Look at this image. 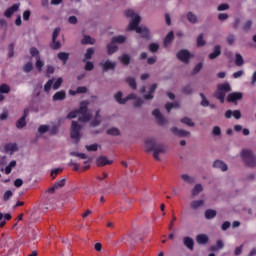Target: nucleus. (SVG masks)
Returning a JSON list of instances; mask_svg holds the SVG:
<instances>
[{
    "label": "nucleus",
    "instance_id": "1",
    "mask_svg": "<svg viewBox=\"0 0 256 256\" xmlns=\"http://www.w3.org/2000/svg\"><path fill=\"white\" fill-rule=\"evenodd\" d=\"M125 15L126 17H131V21L127 28L128 31H136L140 37H143L144 39L149 38V29L145 26L139 27V23H141V16H139V14H135L133 10H126Z\"/></svg>",
    "mask_w": 256,
    "mask_h": 256
},
{
    "label": "nucleus",
    "instance_id": "2",
    "mask_svg": "<svg viewBox=\"0 0 256 256\" xmlns=\"http://www.w3.org/2000/svg\"><path fill=\"white\" fill-rule=\"evenodd\" d=\"M87 107H89V101H82L80 103L79 109L71 111L66 116V119H75L80 115L79 121H81L82 123H88V121H91V114Z\"/></svg>",
    "mask_w": 256,
    "mask_h": 256
},
{
    "label": "nucleus",
    "instance_id": "3",
    "mask_svg": "<svg viewBox=\"0 0 256 256\" xmlns=\"http://www.w3.org/2000/svg\"><path fill=\"white\" fill-rule=\"evenodd\" d=\"M240 159L245 167L249 169L256 168V154L251 149H242L240 152Z\"/></svg>",
    "mask_w": 256,
    "mask_h": 256
},
{
    "label": "nucleus",
    "instance_id": "4",
    "mask_svg": "<svg viewBox=\"0 0 256 256\" xmlns=\"http://www.w3.org/2000/svg\"><path fill=\"white\" fill-rule=\"evenodd\" d=\"M231 91V85L229 82L218 85V89L215 93V97L220 100V103H225V95Z\"/></svg>",
    "mask_w": 256,
    "mask_h": 256
},
{
    "label": "nucleus",
    "instance_id": "5",
    "mask_svg": "<svg viewBox=\"0 0 256 256\" xmlns=\"http://www.w3.org/2000/svg\"><path fill=\"white\" fill-rule=\"evenodd\" d=\"M81 129L82 126L79 125V122L72 121L71 129H70V137L77 143L78 141H81Z\"/></svg>",
    "mask_w": 256,
    "mask_h": 256
},
{
    "label": "nucleus",
    "instance_id": "6",
    "mask_svg": "<svg viewBox=\"0 0 256 256\" xmlns=\"http://www.w3.org/2000/svg\"><path fill=\"white\" fill-rule=\"evenodd\" d=\"M114 99L119 103L120 105H125L128 101H131L133 99H137V95L134 93L128 95L126 98H123V92L119 91L114 95Z\"/></svg>",
    "mask_w": 256,
    "mask_h": 256
},
{
    "label": "nucleus",
    "instance_id": "7",
    "mask_svg": "<svg viewBox=\"0 0 256 256\" xmlns=\"http://www.w3.org/2000/svg\"><path fill=\"white\" fill-rule=\"evenodd\" d=\"M176 57L179 59V61H182V63H189V59H191V52L183 49L177 53Z\"/></svg>",
    "mask_w": 256,
    "mask_h": 256
},
{
    "label": "nucleus",
    "instance_id": "8",
    "mask_svg": "<svg viewBox=\"0 0 256 256\" xmlns=\"http://www.w3.org/2000/svg\"><path fill=\"white\" fill-rule=\"evenodd\" d=\"M152 115L153 117H155L157 123L160 124L161 127H163V125H167V119L163 117V114H161V111H159V109H155L154 111H152Z\"/></svg>",
    "mask_w": 256,
    "mask_h": 256
},
{
    "label": "nucleus",
    "instance_id": "9",
    "mask_svg": "<svg viewBox=\"0 0 256 256\" xmlns=\"http://www.w3.org/2000/svg\"><path fill=\"white\" fill-rule=\"evenodd\" d=\"M165 151H166L165 146L161 144H156V147L153 149L154 159H156V161H161V157L159 155H163Z\"/></svg>",
    "mask_w": 256,
    "mask_h": 256
},
{
    "label": "nucleus",
    "instance_id": "10",
    "mask_svg": "<svg viewBox=\"0 0 256 256\" xmlns=\"http://www.w3.org/2000/svg\"><path fill=\"white\" fill-rule=\"evenodd\" d=\"M20 4H14L13 6L9 7L4 11V17H7V19H11L17 11H19Z\"/></svg>",
    "mask_w": 256,
    "mask_h": 256
},
{
    "label": "nucleus",
    "instance_id": "11",
    "mask_svg": "<svg viewBox=\"0 0 256 256\" xmlns=\"http://www.w3.org/2000/svg\"><path fill=\"white\" fill-rule=\"evenodd\" d=\"M170 131H172V133L177 137H189L191 135V132L187 130L179 129L177 127H172Z\"/></svg>",
    "mask_w": 256,
    "mask_h": 256
},
{
    "label": "nucleus",
    "instance_id": "12",
    "mask_svg": "<svg viewBox=\"0 0 256 256\" xmlns=\"http://www.w3.org/2000/svg\"><path fill=\"white\" fill-rule=\"evenodd\" d=\"M243 99V94L241 92L230 93L227 97L228 103H235V101H241Z\"/></svg>",
    "mask_w": 256,
    "mask_h": 256
},
{
    "label": "nucleus",
    "instance_id": "13",
    "mask_svg": "<svg viewBox=\"0 0 256 256\" xmlns=\"http://www.w3.org/2000/svg\"><path fill=\"white\" fill-rule=\"evenodd\" d=\"M100 65L104 71H109L111 69H115V67L117 66V64L115 62H112L111 60H103L100 63Z\"/></svg>",
    "mask_w": 256,
    "mask_h": 256
},
{
    "label": "nucleus",
    "instance_id": "14",
    "mask_svg": "<svg viewBox=\"0 0 256 256\" xmlns=\"http://www.w3.org/2000/svg\"><path fill=\"white\" fill-rule=\"evenodd\" d=\"M224 116L226 117V119H231L232 117H234V119H240L241 118V111L239 110H227L224 114Z\"/></svg>",
    "mask_w": 256,
    "mask_h": 256
},
{
    "label": "nucleus",
    "instance_id": "15",
    "mask_svg": "<svg viewBox=\"0 0 256 256\" xmlns=\"http://www.w3.org/2000/svg\"><path fill=\"white\" fill-rule=\"evenodd\" d=\"M111 163H113V161L109 160L107 157L105 156H100L97 158L96 160V165L98 167H105V165H111Z\"/></svg>",
    "mask_w": 256,
    "mask_h": 256
},
{
    "label": "nucleus",
    "instance_id": "16",
    "mask_svg": "<svg viewBox=\"0 0 256 256\" xmlns=\"http://www.w3.org/2000/svg\"><path fill=\"white\" fill-rule=\"evenodd\" d=\"M156 146H157V142H155V139H153V138L146 139V141H145L146 151H153Z\"/></svg>",
    "mask_w": 256,
    "mask_h": 256
},
{
    "label": "nucleus",
    "instance_id": "17",
    "mask_svg": "<svg viewBox=\"0 0 256 256\" xmlns=\"http://www.w3.org/2000/svg\"><path fill=\"white\" fill-rule=\"evenodd\" d=\"M4 151H5V153H10V155H13L15 153V151H17V143L5 144Z\"/></svg>",
    "mask_w": 256,
    "mask_h": 256
},
{
    "label": "nucleus",
    "instance_id": "18",
    "mask_svg": "<svg viewBox=\"0 0 256 256\" xmlns=\"http://www.w3.org/2000/svg\"><path fill=\"white\" fill-rule=\"evenodd\" d=\"M65 182H66L65 178L55 182L53 187L49 189V193H55L56 189H61L62 187H65Z\"/></svg>",
    "mask_w": 256,
    "mask_h": 256
},
{
    "label": "nucleus",
    "instance_id": "19",
    "mask_svg": "<svg viewBox=\"0 0 256 256\" xmlns=\"http://www.w3.org/2000/svg\"><path fill=\"white\" fill-rule=\"evenodd\" d=\"M196 242L198 245H207V243H209V236L206 234H199L196 236Z\"/></svg>",
    "mask_w": 256,
    "mask_h": 256
},
{
    "label": "nucleus",
    "instance_id": "20",
    "mask_svg": "<svg viewBox=\"0 0 256 256\" xmlns=\"http://www.w3.org/2000/svg\"><path fill=\"white\" fill-rule=\"evenodd\" d=\"M205 205V200L201 199V200H193L190 203V207L191 209L197 210V209H201V207H203Z\"/></svg>",
    "mask_w": 256,
    "mask_h": 256
},
{
    "label": "nucleus",
    "instance_id": "21",
    "mask_svg": "<svg viewBox=\"0 0 256 256\" xmlns=\"http://www.w3.org/2000/svg\"><path fill=\"white\" fill-rule=\"evenodd\" d=\"M199 193H203V185L198 183L196 184L192 190H191V196L192 197H197V195H199Z\"/></svg>",
    "mask_w": 256,
    "mask_h": 256
},
{
    "label": "nucleus",
    "instance_id": "22",
    "mask_svg": "<svg viewBox=\"0 0 256 256\" xmlns=\"http://www.w3.org/2000/svg\"><path fill=\"white\" fill-rule=\"evenodd\" d=\"M119 47H117V44L111 40V43L107 45V53L108 55H113V53H117V50Z\"/></svg>",
    "mask_w": 256,
    "mask_h": 256
},
{
    "label": "nucleus",
    "instance_id": "23",
    "mask_svg": "<svg viewBox=\"0 0 256 256\" xmlns=\"http://www.w3.org/2000/svg\"><path fill=\"white\" fill-rule=\"evenodd\" d=\"M183 243L187 249H190V251H193V246L195 245V241H193V238L191 237H185L183 239Z\"/></svg>",
    "mask_w": 256,
    "mask_h": 256
},
{
    "label": "nucleus",
    "instance_id": "24",
    "mask_svg": "<svg viewBox=\"0 0 256 256\" xmlns=\"http://www.w3.org/2000/svg\"><path fill=\"white\" fill-rule=\"evenodd\" d=\"M82 45H95V38H92L89 35H84L83 39L81 40Z\"/></svg>",
    "mask_w": 256,
    "mask_h": 256
},
{
    "label": "nucleus",
    "instance_id": "25",
    "mask_svg": "<svg viewBox=\"0 0 256 256\" xmlns=\"http://www.w3.org/2000/svg\"><path fill=\"white\" fill-rule=\"evenodd\" d=\"M213 167H215V169H220L221 171H227V164L221 160H216L213 163Z\"/></svg>",
    "mask_w": 256,
    "mask_h": 256
},
{
    "label": "nucleus",
    "instance_id": "26",
    "mask_svg": "<svg viewBox=\"0 0 256 256\" xmlns=\"http://www.w3.org/2000/svg\"><path fill=\"white\" fill-rule=\"evenodd\" d=\"M221 55V46L216 45L212 53L209 54V59H217Z\"/></svg>",
    "mask_w": 256,
    "mask_h": 256
},
{
    "label": "nucleus",
    "instance_id": "27",
    "mask_svg": "<svg viewBox=\"0 0 256 256\" xmlns=\"http://www.w3.org/2000/svg\"><path fill=\"white\" fill-rule=\"evenodd\" d=\"M65 97H67V94L65 93V91L61 90L53 95V101H63Z\"/></svg>",
    "mask_w": 256,
    "mask_h": 256
},
{
    "label": "nucleus",
    "instance_id": "28",
    "mask_svg": "<svg viewBox=\"0 0 256 256\" xmlns=\"http://www.w3.org/2000/svg\"><path fill=\"white\" fill-rule=\"evenodd\" d=\"M106 133L112 137H119V135H121V130H119L117 127H111L106 131Z\"/></svg>",
    "mask_w": 256,
    "mask_h": 256
},
{
    "label": "nucleus",
    "instance_id": "29",
    "mask_svg": "<svg viewBox=\"0 0 256 256\" xmlns=\"http://www.w3.org/2000/svg\"><path fill=\"white\" fill-rule=\"evenodd\" d=\"M181 179L184 181V183H188V185H193V183H195V177L188 174H182Z\"/></svg>",
    "mask_w": 256,
    "mask_h": 256
},
{
    "label": "nucleus",
    "instance_id": "30",
    "mask_svg": "<svg viewBox=\"0 0 256 256\" xmlns=\"http://www.w3.org/2000/svg\"><path fill=\"white\" fill-rule=\"evenodd\" d=\"M156 89H157V84H153L150 87V90L148 91V93L144 95V99H146V100L153 99V93H155Z\"/></svg>",
    "mask_w": 256,
    "mask_h": 256
},
{
    "label": "nucleus",
    "instance_id": "31",
    "mask_svg": "<svg viewBox=\"0 0 256 256\" xmlns=\"http://www.w3.org/2000/svg\"><path fill=\"white\" fill-rule=\"evenodd\" d=\"M235 64L237 67H243L245 65V60L243 59V56L239 53H236L235 55Z\"/></svg>",
    "mask_w": 256,
    "mask_h": 256
},
{
    "label": "nucleus",
    "instance_id": "32",
    "mask_svg": "<svg viewBox=\"0 0 256 256\" xmlns=\"http://www.w3.org/2000/svg\"><path fill=\"white\" fill-rule=\"evenodd\" d=\"M15 167H17V161L12 160L5 168V173L6 175L11 174V171H13V169H15Z\"/></svg>",
    "mask_w": 256,
    "mask_h": 256
},
{
    "label": "nucleus",
    "instance_id": "33",
    "mask_svg": "<svg viewBox=\"0 0 256 256\" xmlns=\"http://www.w3.org/2000/svg\"><path fill=\"white\" fill-rule=\"evenodd\" d=\"M173 37H174L173 31L169 32L167 36L164 38L163 47H168L169 43L173 41Z\"/></svg>",
    "mask_w": 256,
    "mask_h": 256
},
{
    "label": "nucleus",
    "instance_id": "34",
    "mask_svg": "<svg viewBox=\"0 0 256 256\" xmlns=\"http://www.w3.org/2000/svg\"><path fill=\"white\" fill-rule=\"evenodd\" d=\"M187 19H188L189 23H192L193 25H195V23H198V21H199V18L193 12L187 13Z\"/></svg>",
    "mask_w": 256,
    "mask_h": 256
},
{
    "label": "nucleus",
    "instance_id": "35",
    "mask_svg": "<svg viewBox=\"0 0 256 256\" xmlns=\"http://www.w3.org/2000/svg\"><path fill=\"white\" fill-rule=\"evenodd\" d=\"M204 215L205 219H215V217H217V211L213 209H208L205 211Z\"/></svg>",
    "mask_w": 256,
    "mask_h": 256
},
{
    "label": "nucleus",
    "instance_id": "36",
    "mask_svg": "<svg viewBox=\"0 0 256 256\" xmlns=\"http://www.w3.org/2000/svg\"><path fill=\"white\" fill-rule=\"evenodd\" d=\"M93 55H95V48H88L84 55V61H89V59H92Z\"/></svg>",
    "mask_w": 256,
    "mask_h": 256
},
{
    "label": "nucleus",
    "instance_id": "37",
    "mask_svg": "<svg viewBox=\"0 0 256 256\" xmlns=\"http://www.w3.org/2000/svg\"><path fill=\"white\" fill-rule=\"evenodd\" d=\"M180 121L184 123V125H187V127H195V122L189 117H184L180 119Z\"/></svg>",
    "mask_w": 256,
    "mask_h": 256
},
{
    "label": "nucleus",
    "instance_id": "38",
    "mask_svg": "<svg viewBox=\"0 0 256 256\" xmlns=\"http://www.w3.org/2000/svg\"><path fill=\"white\" fill-rule=\"evenodd\" d=\"M58 59L60 61H63V64L65 65V63H67V61L69 59V53H67V52L58 53Z\"/></svg>",
    "mask_w": 256,
    "mask_h": 256
},
{
    "label": "nucleus",
    "instance_id": "39",
    "mask_svg": "<svg viewBox=\"0 0 256 256\" xmlns=\"http://www.w3.org/2000/svg\"><path fill=\"white\" fill-rule=\"evenodd\" d=\"M119 60L121 61V63H123V65H129V63H131V57H129V55L127 54H123L122 56H120Z\"/></svg>",
    "mask_w": 256,
    "mask_h": 256
},
{
    "label": "nucleus",
    "instance_id": "40",
    "mask_svg": "<svg viewBox=\"0 0 256 256\" xmlns=\"http://www.w3.org/2000/svg\"><path fill=\"white\" fill-rule=\"evenodd\" d=\"M165 109L168 113L171 112V109H179V103L175 102V103H167L165 105Z\"/></svg>",
    "mask_w": 256,
    "mask_h": 256
},
{
    "label": "nucleus",
    "instance_id": "41",
    "mask_svg": "<svg viewBox=\"0 0 256 256\" xmlns=\"http://www.w3.org/2000/svg\"><path fill=\"white\" fill-rule=\"evenodd\" d=\"M101 116H99V110L96 112L95 119L91 122L92 127H97L101 124Z\"/></svg>",
    "mask_w": 256,
    "mask_h": 256
},
{
    "label": "nucleus",
    "instance_id": "42",
    "mask_svg": "<svg viewBox=\"0 0 256 256\" xmlns=\"http://www.w3.org/2000/svg\"><path fill=\"white\" fill-rule=\"evenodd\" d=\"M126 40L127 38L123 35L114 36L112 38L113 43H125Z\"/></svg>",
    "mask_w": 256,
    "mask_h": 256
},
{
    "label": "nucleus",
    "instance_id": "43",
    "mask_svg": "<svg viewBox=\"0 0 256 256\" xmlns=\"http://www.w3.org/2000/svg\"><path fill=\"white\" fill-rule=\"evenodd\" d=\"M27 125V121L25 120V117H21L17 122H16V127L17 129H23Z\"/></svg>",
    "mask_w": 256,
    "mask_h": 256
},
{
    "label": "nucleus",
    "instance_id": "44",
    "mask_svg": "<svg viewBox=\"0 0 256 256\" xmlns=\"http://www.w3.org/2000/svg\"><path fill=\"white\" fill-rule=\"evenodd\" d=\"M148 49L151 53H157L159 51V43H150Z\"/></svg>",
    "mask_w": 256,
    "mask_h": 256
},
{
    "label": "nucleus",
    "instance_id": "45",
    "mask_svg": "<svg viewBox=\"0 0 256 256\" xmlns=\"http://www.w3.org/2000/svg\"><path fill=\"white\" fill-rule=\"evenodd\" d=\"M55 79H50L47 81V83L44 85V91L46 93H49V91H51V87H53V83H54Z\"/></svg>",
    "mask_w": 256,
    "mask_h": 256
},
{
    "label": "nucleus",
    "instance_id": "46",
    "mask_svg": "<svg viewBox=\"0 0 256 256\" xmlns=\"http://www.w3.org/2000/svg\"><path fill=\"white\" fill-rule=\"evenodd\" d=\"M128 85L131 87V89H137V82H135V78L133 77H128L126 79Z\"/></svg>",
    "mask_w": 256,
    "mask_h": 256
},
{
    "label": "nucleus",
    "instance_id": "47",
    "mask_svg": "<svg viewBox=\"0 0 256 256\" xmlns=\"http://www.w3.org/2000/svg\"><path fill=\"white\" fill-rule=\"evenodd\" d=\"M45 63L41 60V56H37L36 58V69H38V71H41L44 67Z\"/></svg>",
    "mask_w": 256,
    "mask_h": 256
},
{
    "label": "nucleus",
    "instance_id": "48",
    "mask_svg": "<svg viewBox=\"0 0 256 256\" xmlns=\"http://www.w3.org/2000/svg\"><path fill=\"white\" fill-rule=\"evenodd\" d=\"M70 155L72 157H79V159H87V156L84 153H79V152L72 151V152H70Z\"/></svg>",
    "mask_w": 256,
    "mask_h": 256
},
{
    "label": "nucleus",
    "instance_id": "49",
    "mask_svg": "<svg viewBox=\"0 0 256 256\" xmlns=\"http://www.w3.org/2000/svg\"><path fill=\"white\" fill-rule=\"evenodd\" d=\"M201 97V105L202 107H209V100H207V98L205 97V94L201 93L200 94Z\"/></svg>",
    "mask_w": 256,
    "mask_h": 256
},
{
    "label": "nucleus",
    "instance_id": "50",
    "mask_svg": "<svg viewBox=\"0 0 256 256\" xmlns=\"http://www.w3.org/2000/svg\"><path fill=\"white\" fill-rule=\"evenodd\" d=\"M47 131H49V125H41L38 128V133H40V135L47 133Z\"/></svg>",
    "mask_w": 256,
    "mask_h": 256
},
{
    "label": "nucleus",
    "instance_id": "51",
    "mask_svg": "<svg viewBox=\"0 0 256 256\" xmlns=\"http://www.w3.org/2000/svg\"><path fill=\"white\" fill-rule=\"evenodd\" d=\"M62 83H63V78H58L56 82L53 84L52 89H54V91H57V89L61 87Z\"/></svg>",
    "mask_w": 256,
    "mask_h": 256
},
{
    "label": "nucleus",
    "instance_id": "52",
    "mask_svg": "<svg viewBox=\"0 0 256 256\" xmlns=\"http://www.w3.org/2000/svg\"><path fill=\"white\" fill-rule=\"evenodd\" d=\"M49 126V130L50 133L52 135H55L58 131H59V126L55 125V124H52V125H48Z\"/></svg>",
    "mask_w": 256,
    "mask_h": 256
},
{
    "label": "nucleus",
    "instance_id": "53",
    "mask_svg": "<svg viewBox=\"0 0 256 256\" xmlns=\"http://www.w3.org/2000/svg\"><path fill=\"white\" fill-rule=\"evenodd\" d=\"M11 91V88L7 84H1L0 85V93H9Z\"/></svg>",
    "mask_w": 256,
    "mask_h": 256
},
{
    "label": "nucleus",
    "instance_id": "54",
    "mask_svg": "<svg viewBox=\"0 0 256 256\" xmlns=\"http://www.w3.org/2000/svg\"><path fill=\"white\" fill-rule=\"evenodd\" d=\"M251 27H253V21H251V20H247L245 22V24L243 25L244 31H249V29H251Z\"/></svg>",
    "mask_w": 256,
    "mask_h": 256
},
{
    "label": "nucleus",
    "instance_id": "55",
    "mask_svg": "<svg viewBox=\"0 0 256 256\" xmlns=\"http://www.w3.org/2000/svg\"><path fill=\"white\" fill-rule=\"evenodd\" d=\"M205 45V40L203 39V34H200L197 38V46L203 47Z\"/></svg>",
    "mask_w": 256,
    "mask_h": 256
},
{
    "label": "nucleus",
    "instance_id": "56",
    "mask_svg": "<svg viewBox=\"0 0 256 256\" xmlns=\"http://www.w3.org/2000/svg\"><path fill=\"white\" fill-rule=\"evenodd\" d=\"M12 197H13V192L11 190H7L4 193L3 199H4V201H9V199Z\"/></svg>",
    "mask_w": 256,
    "mask_h": 256
},
{
    "label": "nucleus",
    "instance_id": "57",
    "mask_svg": "<svg viewBox=\"0 0 256 256\" xmlns=\"http://www.w3.org/2000/svg\"><path fill=\"white\" fill-rule=\"evenodd\" d=\"M60 33H61V28H55V30L52 34V41L57 40V37H59Z\"/></svg>",
    "mask_w": 256,
    "mask_h": 256
},
{
    "label": "nucleus",
    "instance_id": "58",
    "mask_svg": "<svg viewBox=\"0 0 256 256\" xmlns=\"http://www.w3.org/2000/svg\"><path fill=\"white\" fill-rule=\"evenodd\" d=\"M24 71L25 73H30V71H33V63L28 62L26 65H24Z\"/></svg>",
    "mask_w": 256,
    "mask_h": 256
},
{
    "label": "nucleus",
    "instance_id": "59",
    "mask_svg": "<svg viewBox=\"0 0 256 256\" xmlns=\"http://www.w3.org/2000/svg\"><path fill=\"white\" fill-rule=\"evenodd\" d=\"M212 134L215 137H219V135H221V128L219 126H215L212 130Z\"/></svg>",
    "mask_w": 256,
    "mask_h": 256
},
{
    "label": "nucleus",
    "instance_id": "60",
    "mask_svg": "<svg viewBox=\"0 0 256 256\" xmlns=\"http://www.w3.org/2000/svg\"><path fill=\"white\" fill-rule=\"evenodd\" d=\"M68 23H70V25H77V23H79V20L76 18V16H70L68 18Z\"/></svg>",
    "mask_w": 256,
    "mask_h": 256
},
{
    "label": "nucleus",
    "instance_id": "61",
    "mask_svg": "<svg viewBox=\"0 0 256 256\" xmlns=\"http://www.w3.org/2000/svg\"><path fill=\"white\" fill-rule=\"evenodd\" d=\"M86 149L88 151H97V149H99V145L98 144L86 145Z\"/></svg>",
    "mask_w": 256,
    "mask_h": 256
},
{
    "label": "nucleus",
    "instance_id": "62",
    "mask_svg": "<svg viewBox=\"0 0 256 256\" xmlns=\"http://www.w3.org/2000/svg\"><path fill=\"white\" fill-rule=\"evenodd\" d=\"M51 47L52 49H61V42L57 40H52Z\"/></svg>",
    "mask_w": 256,
    "mask_h": 256
},
{
    "label": "nucleus",
    "instance_id": "63",
    "mask_svg": "<svg viewBox=\"0 0 256 256\" xmlns=\"http://www.w3.org/2000/svg\"><path fill=\"white\" fill-rule=\"evenodd\" d=\"M242 253H243V244L240 245V246H238V247H236V249H235V251H234V255L239 256V255H241Z\"/></svg>",
    "mask_w": 256,
    "mask_h": 256
},
{
    "label": "nucleus",
    "instance_id": "64",
    "mask_svg": "<svg viewBox=\"0 0 256 256\" xmlns=\"http://www.w3.org/2000/svg\"><path fill=\"white\" fill-rule=\"evenodd\" d=\"M217 9L218 11H227V9H229V4H220Z\"/></svg>",
    "mask_w": 256,
    "mask_h": 256
}]
</instances>
